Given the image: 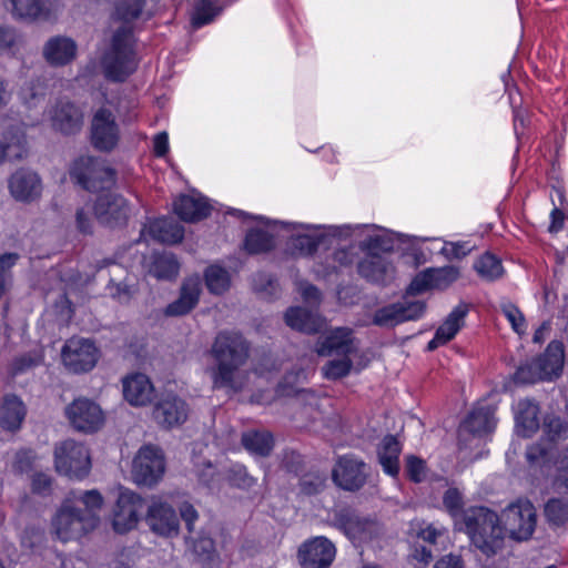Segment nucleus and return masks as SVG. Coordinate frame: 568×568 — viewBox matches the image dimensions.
<instances>
[{
  "label": "nucleus",
  "instance_id": "obj_11",
  "mask_svg": "<svg viewBox=\"0 0 568 568\" xmlns=\"http://www.w3.org/2000/svg\"><path fill=\"white\" fill-rule=\"evenodd\" d=\"M506 526L516 540L528 539L536 526V511L529 500H518L507 507L504 513Z\"/></svg>",
  "mask_w": 568,
  "mask_h": 568
},
{
  "label": "nucleus",
  "instance_id": "obj_8",
  "mask_svg": "<svg viewBox=\"0 0 568 568\" xmlns=\"http://www.w3.org/2000/svg\"><path fill=\"white\" fill-rule=\"evenodd\" d=\"M64 415L74 430L84 434L98 432L105 420L101 407L94 400L87 397L73 399L65 407Z\"/></svg>",
  "mask_w": 568,
  "mask_h": 568
},
{
  "label": "nucleus",
  "instance_id": "obj_34",
  "mask_svg": "<svg viewBox=\"0 0 568 568\" xmlns=\"http://www.w3.org/2000/svg\"><path fill=\"white\" fill-rule=\"evenodd\" d=\"M27 414L23 402L14 396L8 395L0 406V425L9 430L18 429Z\"/></svg>",
  "mask_w": 568,
  "mask_h": 568
},
{
  "label": "nucleus",
  "instance_id": "obj_61",
  "mask_svg": "<svg viewBox=\"0 0 568 568\" xmlns=\"http://www.w3.org/2000/svg\"><path fill=\"white\" fill-rule=\"evenodd\" d=\"M90 212H91L90 206H88V209L81 207V209L77 210V213H75L77 226H78V230L82 233L91 232Z\"/></svg>",
  "mask_w": 568,
  "mask_h": 568
},
{
  "label": "nucleus",
  "instance_id": "obj_1",
  "mask_svg": "<svg viewBox=\"0 0 568 568\" xmlns=\"http://www.w3.org/2000/svg\"><path fill=\"white\" fill-rule=\"evenodd\" d=\"M145 0H116L114 4V18L124 23L119 27L102 57V67L105 77L113 81H123L132 74L138 65L134 50V38L131 21L140 17Z\"/></svg>",
  "mask_w": 568,
  "mask_h": 568
},
{
  "label": "nucleus",
  "instance_id": "obj_46",
  "mask_svg": "<svg viewBox=\"0 0 568 568\" xmlns=\"http://www.w3.org/2000/svg\"><path fill=\"white\" fill-rule=\"evenodd\" d=\"M352 366L349 356H342V358L328 361L322 371L325 378L338 379L348 375Z\"/></svg>",
  "mask_w": 568,
  "mask_h": 568
},
{
  "label": "nucleus",
  "instance_id": "obj_57",
  "mask_svg": "<svg viewBox=\"0 0 568 568\" xmlns=\"http://www.w3.org/2000/svg\"><path fill=\"white\" fill-rule=\"evenodd\" d=\"M34 455L31 450H20L16 455L13 468L18 473L28 471L33 464Z\"/></svg>",
  "mask_w": 568,
  "mask_h": 568
},
{
  "label": "nucleus",
  "instance_id": "obj_41",
  "mask_svg": "<svg viewBox=\"0 0 568 568\" xmlns=\"http://www.w3.org/2000/svg\"><path fill=\"white\" fill-rule=\"evenodd\" d=\"M245 250L251 254L264 253L273 248V236L263 230H251L244 241Z\"/></svg>",
  "mask_w": 568,
  "mask_h": 568
},
{
  "label": "nucleus",
  "instance_id": "obj_24",
  "mask_svg": "<svg viewBox=\"0 0 568 568\" xmlns=\"http://www.w3.org/2000/svg\"><path fill=\"white\" fill-rule=\"evenodd\" d=\"M564 345L559 341H552L545 353L535 358V366L538 368L539 378L551 381L561 374L564 367Z\"/></svg>",
  "mask_w": 568,
  "mask_h": 568
},
{
  "label": "nucleus",
  "instance_id": "obj_30",
  "mask_svg": "<svg viewBox=\"0 0 568 568\" xmlns=\"http://www.w3.org/2000/svg\"><path fill=\"white\" fill-rule=\"evenodd\" d=\"M9 189L17 200L30 201L40 194L41 182L33 172L18 171L11 176Z\"/></svg>",
  "mask_w": 568,
  "mask_h": 568
},
{
  "label": "nucleus",
  "instance_id": "obj_40",
  "mask_svg": "<svg viewBox=\"0 0 568 568\" xmlns=\"http://www.w3.org/2000/svg\"><path fill=\"white\" fill-rule=\"evenodd\" d=\"M179 273V263L172 254H161L155 256L150 274L159 280L174 278Z\"/></svg>",
  "mask_w": 568,
  "mask_h": 568
},
{
  "label": "nucleus",
  "instance_id": "obj_6",
  "mask_svg": "<svg viewBox=\"0 0 568 568\" xmlns=\"http://www.w3.org/2000/svg\"><path fill=\"white\" fill-rule=\"evenodd\" d=\"M165 457L161 448L154 445H144L135 454L131 477L139 486L153 487L164 476Z\"/></svg>",
  "mask_w": 568,
  "mask_h": 568
},
{
  "label": "nucleus",
  "instance_id": "obj_50",
  "mask_svg": "<svg viewBox=\"0 0 568 568\" xmlns=\"http://www.w3.org/2000/svg\"><path fill=\"white\" fill-rule=\"evenodd\" d=\"M474 248L475 245L469 241L445 242L440 250V254H443L447 260H460L467 256Z\"/></svg>",
  "mask_w": 568,
  "mask_h": 568
},
{
  "label": "nucleus",
  "instance_id": "obj_19",
  "mask_svg": "<svg viewBox=\"0 0 568 568\" xmlns=\"http://www.w3.org/2000/svg\"><path fill=\"white\" fill-rule=\"evenodd\" d=\"M356 349L353 332L346 327H337L331 331L316 344V353L320 356H351Z\"/></svg>",
  "mask_w": 568,
  "mask_h": 568
},
{
  "label": "nucleus",
  "instance_id": "obj_56",
  "mask_svg": "<svg viewBox=\"0 0 568 568\" xmlns=\"http://www.w3.org/2000/svg\"><path fill=\"white\" fill-rule=\"evenodd\" d=\"M276 282L267 274L258 273L253 278V287L258 293L273 294L276 290Z\"/></svg>",
  "mask_w": 568,
  "mask_h": 568
},
{
  "label": "nucleus",
  "instance_id": "obj_42",
  "mask_svg": "<svg viewBox=\"0 0 568 568\" xmlns=\"http://www.w3.org/2000/svg\"><path fill=\"white\" fill-rule=\"evenodd\" d=\"M8 8L19 19L36 20L42 13L41 0H8Z\"/></svg>",
  "mask_w": 568,
  "mask_h": 568
},
{
  "label": "nucleus",
  "instance_id": "obj_7",
  "mask_svg": "<svg viewBox=\"0 0 568 568\" xmlns=\"http://www.w3.org/2000/svg\"><path fill=\"white\" fill-rule=\"evenodd\" d=\"M54 465L59 474L69 478L83 479L91 469L89 449L75 440H64L54 449Z\"/></svg>",
  "mask_w": 568,
  "mask_h": 568
},
{
  "label": "nucleus",
  "instance_id": "obj_62",
  "mask_svg": "<svg viewBox=\"0 0 568 568\" xmlns=\"http://www.w3.org/2000/svg\"><path fill=\"white\" fill-rule=\"evenodd\" d=\"M4 138L7 140H16L20 142V140L26 139V125L23 123H11L4 128Z\"/></svg>",
  "mask_w": 568,
  "mask_h": 568
},
{
  "label": "nucleus",
  "instance_id": "obj_52",
  "mask_svg": "<svg viewBox=\"0 0 568 568\" xmlns=\"http://www.w3.org/2000/svg\"><path fill=\"white\" fill-rule=\"evenodd\" d=\"M567 425L561 418L557 416H547L544 420V433L549 440L555 442L557 439L567 437Z\"/></svg>",
  "mask_w": 568,
  "mask_h": 568
},
{
  "label": "nucleus",
  "instance_id": "obj_3",
  "mask_svg": "<svg viewBox=\"0 0 568 568\" xmlns=\"http://www.w3.org/2000/svg\"><path fill=\"white\" fill-rule=\"evenodd\" d=\"M215 365L209 369L213 388L232 392L243 389L247 375L242 366L248 359V344L235 332H221L216 335L211 351Z\"/></svg>",
  "mask_w": 568,
  "mask_h": 568
},
{
  "label": "nucleus",
  "instance_id": "obj_58",
  "mask_svg": "<svg viewBox=\"0 0 568 568\" xmlns=\"http://www.w3.org/2000/svg\"><path fill=\"white\" fill-rule=\"evenodd\" d=\"M548 456V450L540 444H534L527 448L526 457L530 464H540Z\"/></svg>",
  "mask_w": 568,
  "mask_h": 568
},
{
  "label": "nucleus",
  "instance_id": "obj_55",
  "mask_svg": "<svg viewBox=\"0 0 568 568\" xmlns=\"http://www.w3.org/2000/svg\"><path fill=\"white\" fill-rule=\"evenodd\" d=\"M538 375L539 372L535 366V361H531L518 367L515 373V381L521 384H534L538 381H542Z\"/></svg>",
  "mask_w": 568,
  "mask_h": 568
},
{
  "label": "nucleus",
  "instance_id": "obj_29",
  "mask_svg": "<svg viewBox=\"0 0 568 568\" xmlns=\"http://www.w3.org/2000/svg\"><path fill=\"white\" fill-rule=\"evenodd\" d=\"M364 237L359 242V248L366 254H381L390 252L395 243V234L376 226H365Z\"/></svg>",
  "mask_w": 568,
  "mask_h": 568
},
{
  "label": "nucleus",
  "instance_id": "obj_60",
  "mask_svg": "<svg viewBox=\"0 0 568 568\" xmlns=\"http://www.w3.org/2000/svg\"><path fill=\"white\" fill-rule=\"evenodd\" d=\"M445 532H446V529L444 527H437L434 524H430V525L426 526L425 528H423L418 532V536L424 541H427L429 544H435L437 541V539L440 536H443Z\"/></svg>",
  "mask_w": 568,
  "mask_h": 568
},
{
  "label": "nucleus",
  "instance_id": "obj_39",
  "mask_svg": "<svg viewBox=\"0 0 568 568\" xmlns=\"http://www.w3.org/2000/svg\"><path fill=\"white\" fill-rule=\"evenodd\" d=\"M554 464L552 488L560 495H568V446L557 455Z\"/></svg>",
  "mask_w": 568,
  "mask_h": 568
},
{
  "label": "nucleus",
  "instance_id": "obj_43",
  "mask_svg": "<svg viewBox=\"0 0 568 568\" xmlns=\"http://www.w3.org/2000/svg\"><path fill=\"white\" fill-rule=\"evenodd\" d=\"M230 275L226 270L211 265L205 271V283L210 292L222 294L230 287Z\"/></svg>",
  "mask_w": 568,
  "mask_h": 568
},
{
  "label": "nucleus",
  "instance_id": "obj_21",
  "mask_svg": "<svg viewBox=\"0 0 568 568\" xmlns=\"http://www.w3.org/2000/svg\"><path fill=\"white\" fill-rule=\"evenodd\" d=\"M122 387L125 400L132 406H146L154 399V386L145 374L135 373L124 377Z\"/></svg>",
  "mask_w": 568,
  "mask_h": 568
},
{
  "label": "nucleus",
  "instance_id": "obj_15",
  "mask_svg": "<svg viewBox=\"0 0 568 568\" xmlns=\"http://www.w3.org/2000/svg\"><path fill=\"white\" fill-rule=\"evenodd\" d=\"M460 273L456 266H443L427 268L418 273L410 282L407 293L412 295L424 293L428 290H445L459 277Z\"/></svg>",
  "mask_w": 568,
  "mask_h": 568
},
{
  "label": "nucleus",
  "instance_id": "obj_64",
  "mask_svg": "<svg viewBox=\"0 0 568 568\" xmlns=\"http://www.w3.org/2000/svg\"><path fill=\"white\" fill-rule=\"evenodd\" d=\"M433 568H464V564L459 556L450 554L437 560Z\"/></svg>",
  "mask_w": 568,
  "mask_h": 568
},
{
  "label": "nucleus",
  "instance_id": "obj_35",
  "mask_svg": "<svg viewBox=\"0 0 568 568\" xmlns=\"http://www.w3.org/2000/svg\"><path fill=\"white\" fill-rule=\"evenodd\" d=\"M495 425L494 409L490 406H478L468 414L462 428L471 434L480 435L491 432Z\"/></svg>",
  "mask_w": 568,
  "mask_h": 568
},
{
  "label": "nucleus",
  "instance_id": "obj_22",
  "mask_svg": "<svg viewBox=\"0 0 568 568\" xmlns=\"http://www.w3.org/2000/svg\"><path fill=\"white\" fill-rule=\"evenodd\" d=\"M77 51L78 45L73 39L64 36H55L44 43L42 54L50 65L62 67L75 59Z\"/></svg>",
  "mask_w": 568,
  "mask_h": 568
},
{
  "label": "nucleus",
  "instance_id": "obj_59",
  "mask_svg": "<svg viewBox=\"0 0 568 568\" xmlns=\"http://www.w3.org/2000/svg\"><path fill=\"white\" fill-rule=\"evenodd\" d=\"M52 480L50 476L39 473L32 477V490L33 493L45 495L51 489Z\"/></svg>",
  "mask_w": 568,
  "mask_h": 568
},
{
  "label": "nucleus",
  "instance_id": "obj_33",
  "mask_svg": "<svg viewBox=\"0 0 568 568\" xmlns=\"http://www.w3.org/2000/svg\"><path fill=\"white\" fill-rule=\"evenodd\" d=\"M402 446L395 436L388 435L383 438L378 447V460L385 474L396 477L399 473V455Z\"/></svg>",
  "mask_w": 568,
  "mask_h": 568
},
{
  "label": "nucleus",
  "instance_id": "obj_31",
  "mask_svg": "<svg viewBox=\"0 0 568 568\" xmlns=\"http://www.w3.org/2000/svg\"><path fill=\"white\" fill-rule=\"evenodd\" d=\"M539 407L529 399L519 400L516 412V429L523 437L532 436L539 428Z\"/></svg>",
  "mask_w": 568,
  "mask_h": 568
},
{
  "label": "nucleus",
  "instance_id": "obj_23",
  "mask_svg": "<svg viewBox=\"0 0 568 568\" xmlns=\"http://www.w3.org/2000/svg\"><path fill=\"white\" fill-rule=\"evenodd\" d=\"M175 214L184 222H197L210 215L211 205L201 194H182L173 203Z\"/></svg>",
  "mask_w": 568,
  "mask_h": 568
},
{
  "label": "nucleus",
  "instance_id": "obj_48",
  "mask_svg": "<svg viewBox=\"0 0 568 568\" xmlns=\"http://www.w3.org/2000/svg\"><path fill=\"white\" fill-rule=\"evenodd\" d=\"M326 484V475L320 473H310L304 475L300 481L301 494L313 496L321 493Z\"/></svg>",
  "mask_w": 568,
  "mask_h": 568
},
{
  "label": "nucleus",
  "instance_id": "obj_53",
  "mask_svg": "<svg viewBox=\"0 0 568 568\" xmlns=\"http://www.w3.org/2000/svg\"><path fill=\"white\" fill-rule=\"evenodd\" d=\"M320 242L318 236L301 234L292 239V246L300 255H312L316 252Z\"/></svg>",
  "mask_w": 568,
  "mask_h": 568
},
{
  "label": "nucleus",
  "instance_id": "obj_51",
  "mask_svg": "<svg viewBox=\"0 0 568 568\" xmlns=\"http://www.w3.org/2000/svg\"><path fill=\"white\" fill-rule=\"evenodd\" d=\"M405 470L408 478L414 483H422L427 475L425 460L414 455L406 457Z\"/></svg>",
  "mask_w": 568,
  "mask_h": 568
},
{
  "label": "nucleus",
  "instance_id": "obj_10",
  "mask_svg": "<svg viewBox=\"0 0 568 568\" xmlns=\"http://www.w3.org/2000/svg\"><path fill=\"white\" fill-rule=\"evenodd\" d=\"M62 361L73 373L91 371L99 359V349L93 342L82 337L68 339L62 348Z\"/></svg>",
  "mask_w": 568,
  "mask_h": 568
},
{
  "label": "nucleus",
  "instance_id": "obj_36",
  "mask_svg": "<svg viewBox=\"0 0 568 568\" xmlns=\"http://www.w3.org/2000/svg\"><path fill=\"white\" fill-rule=\"evenodd\" d=\"M468 312V305L466 303H459L452 310V312L447 315L443 324L436 329L435 333L442 338V341L448 343L465 325V318Z\"/></svg>",
  "mask_w": 568,
  "mask_h": 568
},
{
  "label": "nucleus",
  "instance_id": "obj_44",
  "mask_svg": "<svg viewBox=\"0 0 568 568\" xmlns=\"http://www.w3.org/2000/svg\"><path fill=\"white\" fill-rule=\"evenodd\" d=\"M545 516L552 525H566L568 523V501L561 498L549 499L545 505Z\"/></svg>",
  "mask_w": 568,
  "mask_h": 568
},
{
  "label": "nucleus",
  "instance_id": "obj_27",
  "mask_svg": "<svg viewBox=\"0 0 568 568\" xmlns=\"http://www.w3.org/2000/svg\"><path fill=\"white\" fill-rule=\"evenodd\" d=\"M201 280L197 276L187 278L181 288L180 297L166 307V315L180 316L189 313L199 302Z\"/></svg>",
  "mask_w": 568,
  "mask_h": 568
},
{
  "label": "nucleus",
  "instance_id": "obj_37",
  "mask_svg": "<svg viewBox=\"0 0 568 568\" xmlns=\"http://www.w3.org/2000/svg\"><path fill=\"white\" fill-rule=\"evenodd\" d=\"M242 444L252 454L267 456L273 449L274 440L266 430H248L243 433Z\"/></svg>",
  "mask_w": 568,
  "mask_h": 568
},
{
  "label": "nucleus",
  "instance_id": "obj_4",
  "mask_svg": "<svg viewBox=\"0 0 568 568\" xmlns=\"http://www.w3.org/2000/svg\"><path fill=\"white\" fill-rule=\"evenodd\" d=\"M443 504L453 517L463 516L465 530L471 542L485 555H495L503 547L504 528L495 511L486 507H475L463 513V498L455 488L444 494Z\"/></svg>",
  "mask_w": 568,
  "mask_h": 568
},
{
  "label": "nucleus",
  "instance_id": "obj_18",
  "mask_svg": "<svg viewBox=\"0 0 568 568\" xmlns=\"http://www.w3.org/2000/svg\"><path fill=\"white\" fill-rule=\"evenodd\" d=\"M189 416L187 404L176 395L163 396L153 408V417L158 424L172 428L183 424Z\"/></svg>",
  "mask_w": 568,
  "mask_h": 568
},
{
  "label": "nucleus",
  "instance_id": "obj_49",
  "mask_svg": "<svg viewBox=\"0 0 568 568\" xmlns=\"http://www.w3.org/2000/svg\"><path fill=\"white\" fill-rule=\"evenodd\" d=\"M501 312L518 335L526 333L527 324L525 316L516 305L506 303L501 306Z\"/></svg>",
  "mask_w": 568,
  "mask_h": 568
},
{
  "label": "nucleus",
  "instance_id": "obj_45",
  "mask_svg": "<svg viewBox=\"0 0 568 568\" xmlns=\"http://www.w3.org/2000/svg\"><path fill=\"white\" fill-rule=\"evenodd\" d=\"M217 0H197L192 22L200 28L209 22L217 14Z\"/></svg>",
  "mask_w": 568,
  "mask_h": 568
},
{
  "label": "nucleus",
  "instance_id": "obj_16",
  "mask_svg": "<svg viewBox=\"0 0 568 568\" xmlns=\"http://www.w3.org/2000/svg\"><path fill=\"white\" fill-rule=\"evenodd\" d=\"M365 466L363 460L352 455L342 456L332 470V478L337 486L345 490H357L366 481Z\"/></svg>",
  "mask_w": 568,
  "mask_h": 568
},
{
  "label": "nucleus",
  "instance_id": "obj_63",
  "mask_svg": "<svg viewBox=\"0 0 568 568\" xmlns=\"http://www.w3.org/2000/svg\"><path fill=\"white\" fill-rule=\"evenodd\" d=\"M301 295L305 302L311 305H317L321 300V293L317 287L312 284H304L300 288Z\"/></svg>",
  "mask_w": 568,
  "mask_h": 568
},
{
  "label": "nucleus",
  "instance_id": "obj_47",
  "mask_svg": "<svg viewBox=\"0 0 568 568\" xmlns=\"http://www.w3.org/2000/svg\"><path fill=\"white\" fill-rule=\"evenodd\" d=\"M192 550L203 565L214 562L216 558L214 541L210 537L202 536L195 539L193 541Z\"/></svg>",
  "mask_w": 568,
  "mask_h": 568
},
{
  "label": "nucleus",
  "instance_id": "obj_20",
  "mask_svg": "<svg viewBox=\"0 0 568 568\" xmlns=\"http://www.w3.org/2000/svg\"><path fill=\"white\" fill-rule=\"evenodd\" d=\"M83 110L69 100H59L49 112L53 129L63 133L79 131L83 124Z\"/></svg>",
  "mask_w": 568,
  "mask_h": 568
},
{
  "label": "nucleus",
  "instance_id": "obj_38",
  "mask_svg": "<svg viewBox=\"0 0 568 568\" xmlns=\"http://www.w3.org/2000/svg\"><path fill=\"white\" fill-rule=\"evenodd\" d=\"M474 268L480 277L494 281L503 275L501 261L490 253H485L475 263Z\"/></svg>",
  "mask_w": 568,
  "mask_h": 568
},
{
  "label": "nucleus",
  "instance_id": "obj_28",
  "mask_svg": "<svg viewBox=\"0 0 568 568\" xmlns=\"http://www.w3.org/2000/svg\"><path fill=\"white\" fill-rule=\"evenodd\" d=\"M284 318L287 326L307 334L317 333L324 326V321L317 313L301 306L288 308Z\"/></svg>",
  "mask_w": 568,
  "mask_h": 568
},
{
  "label": "nucleus",
  "instance_id": "obj_9",
  "mask_svg": "<svg viewBox=\"0 0 568 568\" xmlns=\"http://www.w3.org/2000/svg\"><path fill=\"white\" fill-rule=\"evenodd\" d=\"M143 498L130 489H121L113 508L112 527L118 534L134 529L143 509Z\"/></svg>",
  "mask_w": 568,
  "mask_h": 568
},
{
  "label": "nucleus",
  "instance_id": "obj_12",
  "mask_svg": "<svg viewBox=\"0 0 568 568\" xmlns=\"http://www.w3.org/2000/svg\"><path fill=\"white\" fill-rule=\"evenodd\" d=\"M336 555L333 542L323 536L304 541L297 552L303 568H328Z\"/></svg>",
  "mask_w": 568,
  "mask_h": 568
},
{
  "label": "nucleus",
  "instance_id": "obj_26",
  "mask_svg": "<svg viewBox=\"0 0 568 568\" xmlns=\"http://www.w3.org/2000/svg\"><path fill=\"white\" fill-rule=\"evenodd\" d=\"M357 270L364 278L375 283H384L394 275L392 263L382 254H366Z\"/></svg>",
  "mask_w": 568,
  "mask_h": 568
},
{
  "label": "nucleus",
  "instance_id": "obj_14",
  "mask_svg": "<svg viewBox=\"0 0 568 568\" xmlns=\"http://www.w3.org/2000/svg\"><path fill=\"white\" fill-rule=\"evenodd\" d=\"M145 520L150 529L159 536L172 537L179 534L180 521L175 510L160 497L151 500Z\"/></svg>",
  "mask_w": 568,
  "mask_h": 568
},
{
  "label": "nucleus",
  "instance_id": "obj_2",
  "mask_svg": "<svg viewBox=\"0 0 568 568\" xmlns=\"http://www.w3.org/2000/svg\"><path fill=\"white\" fill-rule=\"evenodd\" d=\"M102 506L97 489L71 491L52 517V532L63 542L82 538L98 527Z\"/></svg>",
  "mask_w": 568,
  "mask_h": 568
},
{
  "label": "nucleus",
  "instance_id": "obj_13",
  "mask_svg": "<svg viewBox=\"0 0 568 568\" xmlns=\"http://www.w3.org/2000/svg\"><path fill=\"white\" fill-rule=\"evenodd\" d=\"M425 304L419 301L397 302L378 308L373 317V323L383 327H394L407 321H416L425 312Z\"/></svg>",
  "mask_w": 568,
  "mask_h": 568
},
{
  "label": "nucleus",
  "instance_id": "obj_32",
  "mask_svg": "<svg viewBox=\"0 0 568 568\" xmlns=\"http://www.w3.org/2000/svg\"><path fill=\"white\" fill-rule=\"evenodd\" d=\"M148 232L154 240L165 244L179 243L184 236V227L171 217L152 221Z\"/></svg>",
  "mask_w": 568,
  "mask_h": 568
},
{
  "label": "nucleus",
  "instance_id": "obj_54",
  "mask_svg": "<svg viewBox=\"0 0 568 568\" xmlns=\"http://www.w3.org/2000/svg\"><path fill=\"white\" fill-rule=\"evenodd\" d=\"M26 144H0V164L20 161L27 156Z\"/></svg>",
  "mask_w": 568,
  "mask_h": 568
},
{
  "label": "nucleus",
  "instance_id": "obj_25",
  "mask_svg": "<svg viewBox=\"0 0 568 568\" xmlns=\"http://www.w3.org/2000/svg\"><path fill=\"white\" fill-rule=\"evenodd\" d=\"M92 142H116L119 139V126L114 114L106 106L99 108L91 121Z\"/></svg>",
  "mask_w": 568,
  "mask_h": 568
},
{
  "label": "nucleus",
  "instance_id": "obj_5",
  "mask_svg": "<svg viewBox=\"0 0 568 568\" xmlns=\"http://www.w3.org/2000/svg\"><path fill=\"white\" fill-rule=\"evenodd\" d=\"M71 179L90 192L108 190L115 183V172L105 161L81 156L70 169Z\"/></svg>",
  "mask_w": 568,
  "mask_h": 568
},
{
  "label": "nucleus",
  "instance_id": "obj_17",
  "mask_svg": "<svg viewBox=\"0 0 568 568\" xmlns=\"http://www.w3.org/2000/svg\"><path fill=\"white\" fill-rule=\"evenodd\" d=\"M93 210L97 220L108 226L125 224L131 212L126 200L118 194H104L99 196Z\"/></svg>",
  "mask_w": 568,
  "mask_h": 568
}]
</instances>
